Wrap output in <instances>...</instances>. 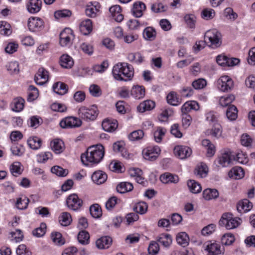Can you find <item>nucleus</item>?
Masks as SVG:
<instances>
[{
	"mask_svg": "<svg viewBox=\"0 0 255 255\" xmlns=\"http://www.w3.org/2000/svg\"><path fill=\"white\" fill-rule=\"evenodd\" d=\"M118 121L115 119H105L102 124V128L105 131L113 132L118 128Z\"/></svg>",
	"mask_w": 255,
	"mask_h": 255,
	"instance_id": "a211bd4d",
	"label": "nucleus"
},
{
	"mask_svg": "<svg viewBox=\"0 0 255 255\" xmlns=\"http://www.w3.org/2000/svg\"><path fill=\"white\" fill-rule=\"evenodd\" d=\"M112 74L118 81H128L133 77L134 69L132 66L128 63H118L114 66Z\"/></svg>",
	"mask_w": 255,
	"mask_h": 255,
	"instance_id": "f03ea898",
	"label": "nucleus"
},
{
	"mask_svg": "<svg viewBox=\"0 0 255 255\" xmlns=\"http://www.w3.org/2000/svg\"><path fill=\"white\" fill-rule=\"evenodd\" d=\"M199 109V106L197 102L194 101H188L184 103L181 107L182 114H187L192 110L197 111Z\"/></svg>",
	"mask_w": 255,
	"mask_h": 255,
	"instance_id": "4be33fe9",
	"label": "nucleus"
},
{
	"mask_svg": "<svg viewBox=\"0 0 255 255\" xmlns=\"http://www.w3.org/2000/svg\"><path fill=\"white\" fill-rule=\"evenodd\" d=\"M109 10L116 21L120 22L123 20L124 16L121 13L122 8L120 5H113L110 8Z\"/></svg>",
	"mask_w": 255,
	"mask_h": 255,
	"instance_id": "412c9836",
	"label": "nucleus"
},
{
	"mask_svg": "<svg viewBox=\"0 0 255 255\" xmlns=\"http://www.w3.org/2000/svg\"><path fill=\"white\" fill-rule=\"evenodd\" d=\"M10 150L13 155L19 156H21L25 151L24 146L21 144H14Z\"/></svg>",
	"mask_w": 255,
	"mask_h": 255,
	"instance_id": "e2e57ef3",
	"label": "nucleus"
},
{
	"mask_svg": "<svg viewBox=\"0 0 255 255\" xmlns=\"http://www.w3.org/2000/svg\"><path fill=\"white\" fill-rule=\"evenodd\" d=\"M46 225L44 223H42L40 225V227L35 229L32 231V234L34 236L40 238L44 235L46 232Z\"/></svg>",
	"mask_w": 255,
	"mask_h": 255,
	"instance_id": "5fc2aeb1",
	"label": "nucleus"
},
{
	"mask_svg": "<svg viewBox=\"0 0 255 255\" xmlns=\"http://www.w3.org/2000/svg\"><path fill=\"white\" fill-rule=\"evenodd\" d=\"M166 132V129L165 128L161 127H157L153 133L154 140L157 143L161 142Z\"/></svg>",
	"mask_w": 255,
	"mask_h": 255,
	"instance_id": "37998d69",
	"label": "nucleus"
},
{
	"mask_svg": "<svg viewBox=\"0 0 255 255\" xmlns=\"http://www.w3.org/2000/svg\"><path fill=\"white\" fill-rule=\"evenodd\" d=\"M234 236L231 233L225 234L221 239L222 243L225 245H230L235 241Z\"/></svg>",
	"mask_w": 255,
	"mask_h": 255,
	"instance_id": "774afa93",
	"label": "nucleus"
},
{
	"mask_svg": "<svg viewBox=\"0 0 255 255\" xmlns=\"http://www.w3.org/2000/svg\"><path fill=\"white\" fill-rule=\"evenodd\" d=\"M53 90L55 93L63 95L67 93L68 87L65 83L58 82L53 84Z\"/></svg>",
	"mask_w": 255,
	"mask_h": 255,
	"instance_id": "c9c22d12",
	"label": "nucleus"
},
{
	"mask_svg": "<svg viewBox=\"0 0 255 255\" xmlns=\"http://www.w3.org/2000/svg\"><path fill=\"white\" fill-rule=\"evenodd\" d=\"M253 142V138L248 134H242L241 137V143L245 146H251Z\"/></svg>",
	"mask_w": 255,
	"mask_h": 255,
	"instance_id": "338daca9",
	"label": "nucleus"
},
{
	"mask_svg": "<svg viewBox=\"0 0 255 255\" xmlns=\"http://www.w3.org/2000/svg\"><path fill=\"white\" fill-rule=\"evenodd\" d=\"M92 29L93 26L91 20L86 19L81 22L80 25V30L84 35L89 34Z\"/></svg>",
	"mask_w": 255,
	"mask_h": 255,
	"instance_id": "bb28decb",
	"label": "nucleus"
},
{
	"mask_svg": "<svg viewBox=\"0 0 255 255\" xmlns=\"http://www.w3.org/2000/svg\"><path fill=\"white\" fill-rule=\"evenodd\" d=\"M146 6L142 2H136L133 4L132 12L136 17H140L143 14V11L145 10Z\"/></svg>",
	"mask_w": 255,
	"mask_h": 255,
	"instance_id": "5701e85b",
	"label": "nucleus"
},
{
	"mask_svg": "<svg viewBox=\"0 0 255 255\" xmlns=\"http://www.w3.org/2000/svg\"><path fill=\"white\" fill-rule=\"evenodd\" d=\"M104 154V147L102 145L90 146L85 153L81 154V161L86 166H92L99 163L103 159Z\"/></svg>",
	"mask_w": 255,
	"mask_h": 255,
	"instance_id": "f257e3e1",
	"label": "nucleus"
},
{
	"mask_svg": "<svg viewBox=\"0 0 255 255\" xmlns=\"http://www.w3.org/2000/svg\"><path fill=\"white\" fill-rule=\"evenodd\" d=\"M133 185L128 182H121L117 186V190L119 193H125L131 191L133 189Z\"/></svg>",
	"mask_w": 255,
	"mask_h": 255,
	"instance_id": "a19ab883",
	"label": "nucleus"
},
{
	"mask_svg": "<svg viewBox=\"0 0 255 255\" xmlns=\"http://www.w3.org/2000/svg\"><path fill=\"white\" fill-rule=\"evenodd\" d=\"M202 17L206 20L213 18L215 16L214 10L211 8H205L202 11Z\"/></svg>",
	"mask_w": 255,
	"mask_h": 255,
	"instance_id": "69168bd1",
	"label": "nucleus"
},
{
	"mask_svg": "<svg viewBox=\"0 0 255 255\" xmlns=\"http://www.w3.org/2000/svg\"><path fill=\"white\" fill-rule=\"evenodd\" d=\"M232 160H233L232 152L227 151L219 156L215 162L218 166L226 167L232 163Z\"/></svg>",
	"mask_w": 255,
	"mask_h": 255,
	"instance_id": "9d476101",
	"label": "nucleus"
},
{
	"mask_svg": "<svg viewBox=\"0 0 255 255\" xmlns=\"http://www.w3.org/2000/svg\"><path fill=\"white\" fill-rule=\"evenodd\" d=\"M51 240L56 245L61 246L65 243L64 240L62 238L61 233L59 232H53L51 233Z\"/></svg>",
	"mask_w": 255,
	"mask_h": 255,
	"instance_id": "13d9d810",
	"label": "nucleus"
},
{
	"mask_svg": "<svg viewBox=\"0 0 255 255\" xmlns=\"http://www.w3.org/2000/svg\"><path fill=\"white\" fill-rule=\"evenodd\" d=\"M155 107V103L151 100H146L141 103L137 107V111L143 113L146 111H150Z\"/></svg>",
	"mask_w": 255,
	"mask_h": 255,
	"instance_id": "2f4dec72",
	"label": "nucleus"
},
{
	"mask_svg": "<svg viewBox=\"0 0 255 255\" xmlns=\"http://www.w3.org/2000/svg\"><path fill=\"white\" fill-rule=\"evenodd\" d=\"M29 202V199L26 197L18 198L16 202V207L19 210L26 209L28 206Z\"/></svg>",
	"mask_w": 255,
	"mask_h": 255,
	"instance_id": "603ef678",
	"label": "nucleus"
},
{
	"mask_svg": "<svg viewBox=\"0 0 255 255\" xmlns=\"http://www.w3.org/2000/svg\"><path fill=\"white\" fill-rule=\"evenodd\" d=\"M205 250L208 252L207 255H223V251L220 244L217 243L208 242L204 245Z\"/></svg>",
	"mask_w": 255,
	"mask_h": 255,
	"instance_id": "ddd939ff",
	"label": "nucleus"
},
{
	"mask_svg": "<svg viewBox=\"0 0 255 255\" xmlns=\"http://www.w3.org/2000/svg\"><path fill=\"white\" fill-rule=\"evenodd\" d=\"M157 241L165 247H168L172 243L171 236L167 234H162L157 238Z\"/></svg>",
	"mask_w": 255,
	"mask_h": 255,
	"instance_id": "e433bc0d",
	"label": "nucleus"
},
{
	"mask_svg": "<svg viewBox=\"0 0 255 255\" xmlns=\"http://www.w3.org/2000/svg\"><path fill=\"white\" fill-rule=\"evenodd\" d=\"M51 171L52 173L61 177L66 176L68 173L67 170L63 169L59 166L52 167L51 169Z\"/></svg>",
	"mask_w": 255,
	"mask_h": 255,
	"instance_id": "680f3d73",
	"label": "nucleus"
},
{
	"mask_svg": "<svg viewBox=\"0 0 255 255\" xmlns=\"http://www.w3.org/2000/svg\"><path fill=\"white\" fill-rule=\"evenodd\" d=\"M59 124L63 128H73L80 127L82 124V121L78 118L68 117L62 119Z\"/></svg>",
	"mask_w": 255,
	"mask_h": 255,
	"instance_id": "6e6552de",
	"label": "nucleus"
},
{
	"mask_svg": "<svg viewBox=\"0 0 255 255\" xmlns=\"http://www.w3.org/2000/svg\"><path fill=\"white\" fill-rule=\"evenodd\" d=\"M218 88L221 91L227 92L234 87V82L228 76H221L217 82Z\"/></svg>",
	"mask_w": 255,
	"mask_h": 255,
	"instance_id": "423d86ee",
	"label": "nucleus"
},
{
	"mask_svg": "<svg viewBox=\"0 0 255 255\" xmlns=\"http://www.w3.org/2000/svg\"><path fill=\"white\" fill-rule=\"evenodd\" d=\"M90 212L92 216L95 218L100 217L102 215V210L98 204H94L90 208Z\"/></svg>",
	"mask_w": 255,
	"mask_h": 255,
	"instance_id": "bf43d9fd",
	"label": "nucleus"
},
{
	"mask_svg": "<svg viewBox=\"0 0 255 255\" xmlns=\"http://www.w3.org/2000/svg\"><path fill=\"white\" fill-rule=\"evenodd\" d=\"M72 221L71 215L67 212H63L59 218L60 224L63 226H68Z\"/></svg>",
	"mask_w": 255,
	"mask_h": 255,
	"instance_id": "864d4df0",
	"label": "nucleus"
},
{
	"mask_svg": "<svg viewBox=\"0 0 255 255\" xmlns=\"http://www.w3.org/2000/svg\"><path fill=\"white\" fill-rule=\"evenodd\" d=\"M229 176L233 179H240L242 178L245 173L243 168L241 167L236 166L233 167L228 173Z\"/></svg>",
	"mask_w": 255,
	"mask_h": 255,
	"instance_id": "cd10ccee",
	"label": "nucleus"
},
{
	"mask_svg": "<svg viewBox=\"0 0 255 255\" xmlns=\"http://www.w3.org/2000/svg\"><path fill=\"white\" fill-rule=\"evenodd\" d=\"M219 195V192L216 189L207 188L203 192V197L206 200L216 199L218 197Z\"/></svg>",
	"mask_w": 255,
	"mask_h": 255,
	"instance_id": "473e14b6",
	"label": "nucleus"
},
{
	"mask_svg": "<svg viewBox=\"0 0 255 255\" xmlns=\"http://www.w3.org/2000/svg\"><path fill=\"white\" fill-rule=\"evenodd\" d=\"M90 236L89 233L86 231L80 232L78 235V240L80 243L83 245L89 244Z\"/></svg>",
	"mask_w": 255,
	"mask_h": 255,
	"instance_id": "6e6d98bb",
	"label": "nucleus"
},
{
	"mask_svg": "<svg viewBox=\"0 0 255 255\" xmlns=\"http://www.w3.org/2000/svg\"><path fill=\"white\" fill-rule=\"evenodd\" d=\"M5 67L7 71L10 74H17L19 73V64L16 61L8 62Z\"/></svg>",
	"mask_w": 255,
	"mask_h": 255,
	"instance_id": "de8ad7c7",
	"label": "nucleus"
},
{
	"mask_svg": "<svg viewBox=\"0 0 255 255\" xmlns=\"http://www.w3.org/2000/svg\"><path fill=\"white\" fill-rule=\"evenodd\" d=\"M60 64L62 67L69 69L73 66L74 61L68 54H63L60 57Z\"/></svg>",
	"mask_w": 255,
	"mask_h": 255,
	"instance_id": "7c9ffc66",
	"label": "nucleus"
},
{
	"mask_svg": "<svg viewBox=\"0 0 255 255\" xmlns=\"http://www.w3.org/2000/svg\"><path fill=\"white\" fill-rule=\"evenodd\" d=\"M176 241L178 244L185 247L189 244V238L185 232H181L177 235Z\"/></svg>",
	"mask_w": 255,
	"mask_h": 255,
	"instance_id": "ea45409f",
	"label": "nucleus"
},
{
	"mask_svg": "<svg viewBox=\"0 0 255 255\" xmlns=\"http://www.w3.org/2000/svg\"><path fill=\"white\" fill-rule=\"evenodd\" d=\"M50 146L52 150L56 154L61 153L64 149V142L59 139H55L52 141Z\"/></svg>",
	"mask_w": 255,
	"mask_h": 255,
	"instance_id": "c85d7f7f",
	"label": "nucleus"
},
{
	"mask_svg": "<svg viewBox=\"0 0 255 255\" xmlns=\"http://www.w3.org/2000/svg\"><path fill=\"white\" fill-rule=\"evenodd\" d=\"M204 39L209 46L212 48H217L222 44L221 34L216 29L207 31L204 35Z\"/></svg>",
	"mask_w": 255,
	"mask_h": 255,
	"instance_id": "7ed1b4c3",
	"label": "nucleus"
},
{
	"mask_svg": "<svg viewBox=\"0 0 255 255\" xmlns=\"http://www.w3.org/2000/svg\"><path fill=\"white\" fill-rule=\"evenodd\" d=\"M166 99L168 104L174 106H178L181 103L174 92L169 93L166 97Z\"/></svg>",
	"mask_w": 255,
	"mask_h": 255,
	"instance_id": "8fccbe9b",
	"label": "nucleus"
},
{
	"mask_svg": "<svg viewBox=\"0 0 255 255\" xmlns=\"http://www.w3.org/2000/svg\"><path fill=\"white\" fill-rule=\"evenodd\" d=\"M160 151L158 146H148L143 150V157L146 160H155L159 155Z\"/></svg>",
	"mask_w": 255,
	"mask_h": 255,
	"instance_id": "0eeeda50",
	"label": "nucleus"
},
{
	"mask_svg": "<svg viewBox=\"0 0 255 255\" xmlns=\"http://www.w3.org/2000/svg\"><path fill=\"white\" fill-rule=\"evenodd\" d=\"M156 36L155 30L152 27H146L143 32V38L147 40H153Z\"/></svg>",
	"mask_w": 255,
	"mask_h": 255,
	"instance_id": "4c0bfd02",
	"label": "nucleus"
},
{
	"mask_svg": "<svg viewBox=\"0 0 255 255\" xmlns=\"http://www.w3.org/2000/svg\"><path fill=\"white\" fill-rule=\"evenodd\" d=\"M226 116L230 121L235 120L238 117V110L234 105L230 106L226 111Z\"/></svg>",
	"mask_w": 255,
	"mask_h": 255,
	"instance_id": "a18cd8bd",
	"label": "nucleus"
},
{
	"mask_svg": "<svg viewBox=\"0 0 255 255\" xmlns=\"http://www.w3.org/2000/svg\"><path fill=\"white\" fill-rule=\"evenodd\" d=\"M27 25L30 31H38L43 27L44 22L39 17H31L28 19Z\"/></svg>",
	"mask_w": 255,
	"mask_h": 255,
	"instance_id": "4468645a",
	"label": "nucleus"
},
{
	"mask_svg": "<svg viewBox=\"0 0 255 255\" xmlns=\"http://www.w3.org/2000/svg\"><path fill=\"white\" fill-rule=\"evenodd\" d=\"M59 43L62 46H66L72 43L74 39L72 30L69 28H65L60 34Z\"/></svg>",
	"mask_w": 255,
	"mask_h": 255,
	"instance_id": "1a4fd4ad",
	"label": "nucleus"
},
{
	"mask_svg": "<svg viewBox=\"0 0 255 255\" xmlns=\"http://www.w3.org/2000/svg\"><path fill=\"white\" fill-rule=\"evenodd\" d=\"M11 173L14 176H17L22 172L21 164L19 162H14L10 166Z\"/></svg>",
	"mask_w": 255,
	"mask_h": 255,
	"instance_id": "3c124183",
	"label": "nucleus"
},
{
	"mask_svg": "<svg viewBox=\"0 0 255 255\" xmlns=\"http://www.w3.org/2000/svg\"><path fill=\"white\" fill-rule=\"evenodd\" d=\"M131 95L135 99H140L145 95V89L142 86H134L131 90Z\"/></svg>",
	"mask_w": 255,
	"mask_h": 255,
	"instance_id": "f704fd0d",
	"label": "nucleus"
},
{
	"mask_svg": "<svg viewBox=\"0 0 255 255\" xmlns=\"http://www.w3.org/2000/svg\"><path fill=\"white\" fill-rule=\"evenodd\" d=\"M41 0H28L26 4L27 10L31 14L38 12L41 9Z\"/></svg>",
	"mask_w": 255,
	"mask_h": 255,
	"instance_id": "f3484780",
	"label": "nucleus"
},
{
	"mask_svg": "<svg viewBox=\"0 0 255 255\" xmlns=\"http://www.w3.org/2000/svg\"><path fill=\"white\" fill-rule=\"evenodd\" d=\"M252 207V203L249 200L245 199L237 204V209L240 213H245L250 211Z\"/></svg>",
	"mask_w": 255,
	"mask_h": 255,
	"instance_id": "b1692460",
	"label": "nucleus"
},
{
	"mask_svg": "<svg viewBox=\"0 0 255 255\" xmlns=\"http://www.w3.org/2000/svg\"><path fill=\"white\" fill-rule=\"evenodd\" d=\"M24 100L20 97L15 98L10 104V107L13 111L19 112L24 108Z\"/></svg>",
	"mask_w": 255,
	"mask_h": 255,
	"instance_id": "a878e982",
	"label": "nucleus"
},
{
	"mask_svg": "<svg viewBox=\"0 0 255 255\" xmlns=\"http://www.w3.org/2000/svg\"><path fill=\"white\" fill-rule=\"evenodd\" d=\"M242 220L238 218H234L230 213L223 214L219 222L220 225L224 226L228 230L234 229L237 228L241 223Z\"/></svg>",
	"mask_w": 255,
	"mask_h": 255,
	"instance_id": "39448f33",
	"label": "nucleus"
},
{
	"mask_svg": "<svg viewBox=\"0 0 255 255\" xmlns=\"http://www.w3.org/2000/svg\"><path fill=\"white\" fill-rule=\"evenodd\" d=\"M98 114L99 111L97 107L94 105L89 107L82 106L78 110L79 117L86 121L95 120L97 118Z\"/></svg>",
	"mask_w": 255,
	"mask_h": 255,
	"instance_id": "20e7f679",
	"label": "nucleus"
},
{
	"mask_svg": "<svg viewBox=\"0 0 255 255\" xmlns=\"http://www.w3.org/2000/svg\"><path fill=\"white\" fill-rule=\"evenodd\" d=\"M41 140L37 136L30 137L27 140V144L29 147L32 149H39L41 145Z\"/></svg>",
	"mask_w": 255,
	"mask_h": 255,
	"instance_id": "58836bf2",
	"label": "nucleus"
},
{
	"mask_svg": "<svg viewBox=\"0 0 255 255\" xmlns=\"http://www.w3.org/2000/svg\"><path fill=\"white\" fill-rule=\"evenodd\" d=\"M235 97L233 95H230L227 96H222L220 98L219 104L221 106L229 107L231 104L235 100Z\"/></svg>",
	"mask_w": 255,
	"mask_h": 255,
	"instance_id": "49530a36",
	"label": "nucleus"
},
{
	"mask_svg": "<svg viewBox=\"0 0 255 255\" xmlns=\"http://www.w3.org/2000/svg\"><path fill=\"white\" fill-rule=\"evenodd\" d=\"M48 80V72L42 67L40 68L34 77V81L37 85H43Z\"/></svg>",
	"mask_w": 255,
	"mask_h": 255,
	"instance_id": "dca6fc26",
	"label": "nucleus"
},
{
	"mask_svg": "<svg viewBox=\"0 0 255 255\" xmlns=\"http://www.w3.org/2000/svg\"><path fill=\"white\" fill-rule=\"evenodd\" d=\"M202 145L207 150V155L208 157L213 156L216 152V147L214 144L208 139H203L202 141Z\"/></svg>",
	"mask_w": 255,
	"mask_h": 255,
	"instance_id": "c756f323",
	"label": "nucleus"
},
{
	"mask_svg": "<svg viewBox=\"0 0 255 255\" xmlns=\"http://www.w3.org/2000/svg\"><path fill=\"white\" fill-rule=\"evenodd\" d=\"M144 136V132L142 130L138 129L132 131L128 135V138L131 141L138 140Z\"/></svg>",
	"mask_w": 255,
	"mask_h": 255,
	"instance_id": "0e129e2a",
	"label": "nucleus"
},
{
	"mask_svg": "<svg viewBox=\"0 0 255 255\" xmlns=\"http://www.w3.org/2000/svg\"><path fill=\"white\" fill-rule=\"evenodd\" d=\"M69 208L76 211L78 210L82 205L83 201L79 199L77 195L73 194L69 195L66 201Z\"/></svg>",
	"mask_w": 255,
	"mask_h": 255,
	"instance_id": "f8f14e48",
	"label": "nucleus"
},
{
	"mask_svg": "<svg viewBox=\"0 0 255 255\" xmlns=\"http://www.w3.org/2000/svg\"><path fill=\"white\" fill-rule=\"evenodd\" d=\"M160 181L164 184H176L179 181L178 176L170 173H165L160 177Z\"/></svg>",
	"mask_w": 255,
	"mask_h": 255,
	"instance_id": "6ab92c4d",
	"label": "nucleus"
},
{
	"mask_svg": "<svg viewBox=\"0 0 255 255\" xmlns=\"http://www.w3.org/2000/svg\"><path fill=\"white\" fill-rule=\"evenodd\" d=\"M147 204L145 202L141 201L135 204L134 209L137 213L144 214L147 212Z\"/></svg>",
	"mask_w": 255,
	"mask_h": 255,
	"instance_id": "4d7b16f0",
	"label": "nucleus"
},
{
	"mask_svg": "<svg viewBox=\"0 0 255 255\" xmlns=\"http://www.w3.org/2000/svg\"><path fill=\"white\" fill-rule=\"evenodd\" d=\"M211 126V128L206 130V134L215 139L220 138L223 131L222 126L218 123H215Z\"/></svg>",
	"mask_w": 255,
	"mask_h": 255,
	"instance_id": "2eb2a0df",
	"label": "nucleus"
},
{
	"mask_svg": "<svg viewBox=\"0 0 255 255\" xmlns=\"http://www.w3.org/2000/svg\"><path fill=\"white\" fill-rule=\"evenodd\" d=\"M187 186L190 191L194 194L200 193L202 190L201 185L194 180L188 181Z\"/></svg>",
	"mask_w": 255,
	"mask_h": 255,
	"instance_id": "79ce46f5",
	"label": "nucleus"
},
{
	"mask_svg": "<svg viewBox=\"0 0 255 255\" xmlns=\"http://www.w3.org/2000/svg\"><path fill=\"white\" fill-rule=\"evenodd\" d=\"M92 179L97 184H101L107 180V175L102 171H95L92 175Z\"/></svg>",
	"mask_w": 255,
	"mask_h": 255,
	"instance_id": "393cba45",
	"label": "nucleus"
},
{
	"mask_svg": "<svg viewBox=\"0 0 255 255\" xmlns=\"http://www.w3.org/2000/svg\"><path fill=\"white\" fill-rule=\"evenodd\" d=\"M12 32L11 26L6 21L0 22V34L2 35H9Z\"/></svg>",
	"mask_w": 255,
	"mask_h": 255,
	"instance_id": "09e8293b",
	"label": "nucleus"
},
{
	"mask_svg": "<svg viewBox=\"0 0 255 255\" xmlns=\"http://www.w3.org/2000/svg\"><path fill=\"white\" fill-rule=\"evenodd\" d=\"M112 242L113 240L110 237L105 236L98 239L96 242V245L99 249H106L111 246Z\"/></svg>",
	"mask_w": 255,
	"mask_h": 255,
	"instance_id": "aec40b11",
	"label": "nucleus"
},
{
	"mask_svg": "<svg viewBox=\"0 0 255 255\" xmlns=\"http://www.w3.org/2000/svg\"><path fill=\"white\" fill-rule=\"evenodd\" d=\"M99 6L88 5L85 9V13L87 16L90 17L96 16L97 13L99 11Z\"/></svg>",
	"mask_w": 255,
	"mask_h": 255,
	"instance_id": "052dcab7",
	"label": "nucleus"
},
{
	"mask_svg": "<svg viewBox=\"0 0 255 255\" xmlns=\"http://www.w3.org/2000/svg\"><path fill=\"white\" fill-rule=\"evenodd\" d=\"M233 160H236L238 162L246 164L248 163L249 159L246 153L242 151H239L237 152L235 155L233 154Z\"/></svg>",
	"mask_w": 255,
	"mask_h": 255,
	"instance_id": "c03bdc74",
	"label": "nucleus"
},
{
	"mask_svg": "<svg viewBox=\"0 0 255 255\" xmlns=\"http://www.w3.org/2000/svg\"><path fill=\"white\" fill-rule=\"evenodd\" d=\"M192 149L185 145H177L174 148V153L176 156L181 159H184L190 156Z\"/></svg>",
	"mask_w": 255,
	"mask_h": 255,
	"instance_id": "9b49d317",
	"label": "nucleus"
},
{
	"mask_svg": "<svg viewBox=\"0 0 255 255\" xmlns=\"http://www.w3.org/2000/svg\"><path fill=\"white\" fill-rule=\"evenodd\" d=\"M128 59L131 62L139 64L144 61V57L140 52H137L129 53L128 55Z\"/></svg>",
	"mask_w": 255,
	"mask_h": 255,
	"instance_id": "72a5a7b5",
	"label": "nucleus"
}]
</instances>
